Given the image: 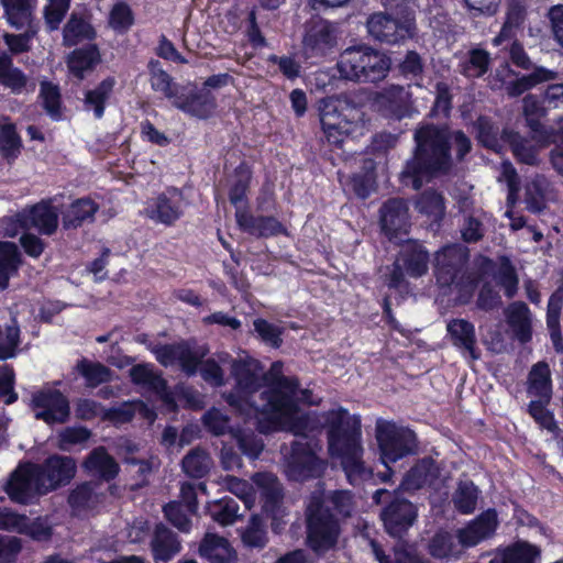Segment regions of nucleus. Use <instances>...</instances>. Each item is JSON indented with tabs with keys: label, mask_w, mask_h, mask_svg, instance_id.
Segmentation results:
<instances>
[{
	"label": "nucleus",
	"mask_w": 563,
	"mask_h": 563,
	"mask_svg": "<svg viewBox=\"0 0 563 563\" xmlns=\"http://www.w3.org/2000/svg\"><path fill=\"white\" fill-rule=\"evenodd\" d=\"M415 148L399 174L402 186L419 190L452 166L450 128L433 123L420 124L413 133Z\"/></svg>",
	"instance_id": "1"
},
{
	"label": "nucleus",
	"mask_w": 563,
	"mask_h": 563,
	"mask_svg": "<svg viewBox=\"0 0 563 563\" xmlns=\"http://www.w3.org/2000/svg\"><path fill=\"white\" fill-rule=\"evenodd\" d=\"M323 424L327 428L329 451L341 459L347 482L357 486L369 479L373 473L363 461L360 419L340 407L323 415Z\"/></svg>",
	"instance_id": "2"
},
{
	"label": "nucleus",
	"mask_w": 563,
	"mask_h": 563,
	"mask_svg": "<svg viewBox=\"0 0 563 563\" xmlns=\"http://www.w3.org/2000/svg\"><path fill=\"white\" fill-rule=\"evenodd\" d=\"M231 375L235 379L232 391L223 395L228 405L246 421L260 424V412L251 411V405L261 404L260 389L264 386V367L252 357L235 358L231 362Z\"/></svg>",
	"instance_id": "3"
},
{
	"label": "nucleus",
	"mask_w": 563,
	"mask_h": 563,
	"mask_svg": "<svg viewBox=\"0 0 563 563\" xmlns=\"http://www.w3.org/2000/svg\"><path fill=\"white\" fill-rule=\"evenodd\" d=\"M390 66L389 56L365 44L346 47L336 63L342 79L358 84H375L385 79Z\"/></svg>",
	"instance_id": "4"
},
{
	"label": "nucleus",
	"mask_w": 563,
	"mask_h": 563,
	"mask_svg": "<svg viewBox=\"0 0 563 563\" xmlns=\"http://www.w3.org/2000/svg\"><path fill=\"white\" fill-rule=\"evenodd\" d=\"M307 544L317 554L333 550L341 533V522L322 503L320 494H311L306 510Z\"/></svg>",
	"instance_id": "5"
},
{
	"label": "nucleus",
	"mask_w": 563,
	"mask_h": 563,
	"mask_svg": "<svg viewBox=\"0 0 563 563\" xmlns=\"http://www.w3.org/2000/svg\"><path fill=\"white\" fill-rule=\"evenodd\" d=\"M299 388V382L292 377H279L271 388L261 390L258 399L261 404L251 405V411L260 412L261 432H267L268 429L262 427V420H267L272 424H276L282 417H287L296 411L295 395Z\"/></svg>",
	"instance_id": "6"
},
{
	"label": "nucleus",
	"mask_w": 563,
	"mask_h": 563,
	"mask_svg": "<svg viewBox=\"0 0 563 563\" xmlns=\"http://www.w3.org/2000/svg\"><path fill=\"white\" fill-rule=\"evenodd\" d=\"M373 500L383 506L380 519L385 531L393 538L402 539L417 520L416 505L398 490L377 489L373 494Z\"/></svg>",
	"instance_id": "7"
},
{
	"label": "nucleus",
	"mask_w": 563,
	"mask_h": 563,
	"mask_svg": "<svg viewBox=\"0 0 563 563\" xmlns=\"http://www.w3.org/2000/svg\"><path fill=\"white\" fill-rule=\"evenodd\" d=\"M376 440L380 451V460L387 466L418 451L416 433L404 426L390 421H378Z\"/></svg>",
	"instance_id": "8"
},
{
	"label": "nucleus",
	"mask_w": 563,
	"mask_h": 563,
	"mask_svg": "<svg viewBox=\"0 0 563 563\" xmlns=\"http://www.w3.org/2000/svg\"><path fill=\"white\" fill-rule=\"evenodd\" d=\"M468 249L462 244L445 245L434 254V276L440 287L459 286L466 273Z\"/></svg>",
	"instance_id": "9"
},
{
	"label": "nucleus",
	"mask_w": 563,
	"mask_h": 563,
	"mask_svg": "<svg viewBox=\"0 0 563 563\" xmlns=\"http://www.w3.org/2000/svg\"><path fill=\"white\" fill-rule=\"evenodd\" d=\"M327 468V463L319 459L309 442L295 441L291 453L286 461L285 473L290 481L305 482L319 478Z\"/></svg>",
	"instance_id": "10"
},
{
	"label": "nucleus",
	"mask_w": 563,
	"mask_h": 563,
	"mask_svg": "<svg viewBox=\"0 0 563 563\" xmlns=\"http://www.w3.org/2000/svg\"><path fill=\"white\" fill-rule=\"evenodd\" d=\"M368 35L376 42L395 45L412 36L411 19H398L384 12H375L367 18Z\"/></svg>",
	"instance_id": "11"
},
{
	"label": "nucleus",
	"mask_w": 563,
	"mask_h": 563,
	"mask_svg": "<svg viewBox=\"0 0 563 563\" xmlns=\"http://www.w3.org/2000/svg\"><path fill=\"white\" fill-rule=\"evenodd\" d=\"M37 464L19 466L11 475L4 487L10 499L19 504H30L40 495L47 494L42 487L43 481Z\"/></svg>",
	"instance_id": "12"
},
{
	"label": "nucleus",
	"mask_w": 563,
	"mask_h": 563,
	"mask_svg": "<svg viewBox=\"0 0 563 563\" xmlns=\"http://www.w3.org/2000/svg\"><path fill=\"white\" fill-rule=\"evenodd\" d=\"M156 360L165 367L178 364L188 377L196 375L200 361L207 355L203 346H191L189 342L162 344L153 349Z\"/></svg>",
	"instance_id": "13"
},
{
	"label": "nucleus",
	"mask_w": 563,
	"mask_h": 563,
	"mask_svg": "<svg viewBox=\"0 0 563 563\" xmlns=\"http://www.w3.org/2000/svg\"><path fill=\"white\" fill-rule=\"evenodd\" d=\"M31 406L35 419L49 426L65 423L70 416L69 401L58 389L48 388L34 393Z\"/></svg>",
	"instance_id": "14"
},
{
	"label": "nucleus",
	"mask_w": 563,
	"mask_h": 563,
	"mask_svg": "<svg viewBox=\"0 0 563 563\" xmlns=\"http://www.w3.org/2000/svg\"><path fill=\"white\" fill-rule=\"evenodd\" d=\"M303 52L307 58H324L338 45V32L333 23L320 20L314 22L303 37Z\"/></svg>",
	"instance_id": "15"
},
{
	"label": "nucleus",
	"mask_w": 563,
	"mask_h": 563,
	"mask_svg": "<svg viewBox=\"0 0 563 563\" xmlns=\"http://www.w3.org/2000/svg\"><path fill=\"white\" fill-rule=\"evenodd\" d=\"M173 106L191 117L207 119L213 113L217 101L210 90L196 86H183Z\"/></svg>",
	"instance_id": "16"
},
{
	"label": "nucleus",
	"mask_w": 563,
	"mask_h": 563,
	"mask_svg": "<svg viewBox=\"0 0 563 563\" xmlns=\"http://www.w3.org/2000/svg\"><path fill=\"white\" fill-rule=\"evenodd\" d=\"M380 224L385 234L390 241L402 243L401 235L408 233L410 227L408 206L401 198L388 199L382 206L380 210Z\"/></svg>",
	"instance_id": "17"
},
{
	"label": "nucleus",
	"mask_w": 563,
	"mask_h": 563,
	"mask_svg": "<svg viewBox=\"0 0 563 563\" xmlns=\"http://www.w3.org/2000/svg\"><path fill=\"white\" fill-rule=\"evenodd\" d=\"M43 481L42 487L52 492L68 484L76 473V463L70 456L52 455L43 464H37Z\"/></svg>",
	"instance_id": "18"
},
{
	"label": "nucleus",
	"mask_w": 563,
	"mask_h": 563,
	"mask_svg": "<svg viewBox=\"0 0 563 563\" xmlns=\"http://www.w3.org/2000/svg\"><path fill=\"white\" fill-rule=\"evenodd\" d=\"M150 549L154 563H169L181 552L183 545L179 536L159 522L152 532Z\"/></svg>",
	"instance_id": "19"
},
{
	"label": "nucleus",
	"mask_w": 563,
	"mask_h": 563,
	"mask_svg": "<svg viewBox=\"0 0 563 563\" xmlns=\"http://www.w3.org/2000/svg\"><path fill=\"white\" fill-rule=\"evenodd\" d=\"M184 196L177 188H169L161 194L148 208V217L156 222L172 225L184 213Z\"/></svg>",
	"instance_id": "20"
},
{
	"label": "nucleus",
	"mask_w": 563,
	"mask_h": 563,
	"mask_svg": "<svg viewBox=\"0 0 563 563\" xmlns=\"http://www.w3.org/2000/svg\"><path fill=\"white\" fill-rule=\"evenodd\" d=\"M239 228L255 238H271L282 234L284 225L273 216H254L244 209L235 211Z\"/></svg>",
	"instance_id": "21"
},
{
	"label": "nucleus",
	"mask_w": 563,
	"mask_h": 563,
	"mask_svg": "<svg viewBox=\"0 0 563 563\" xmlns=\"http://www.w3.org/2000/svg\"><path fill=\"white\" fill-rule=\"evenodd\" d=\"M451 342L464 357L476 361L481 357L475 327L465 319H452L446 325Z\"/></svg>",
	"instance_id": "22"
},
{
	"label": "nucleus",
	"mask_w": 563,
	"mask_h": 563,
	"mask_svg": "<svg viewBox=\"0 0 563 563\" xmlns=\"http://www.w3.org/2000/svg\"><path fill=\"white\" fill-rule=\"evenodd\" d=\"M497 525L498 520L496 510L488 509L482 512L466 527L457 531L459 542L465 548L474 547L493 536Z\"/></svg>",
	"instance_id": "23"
},
{
	"label": "nucleus",
	"mask_w": 563,
	"mask_h": 563,
	"mask_svg": "<svg viewBox=\"0 0 563 563\" xmlns=\"http://www.w3.org/2000/svg\"><path fill=\"white\" fill-rule=\"evenodd\" d=\"M82 467L88 475L106 483L115 479L120 472L119 463L104 446L92 449L86 456Z\"/></svg>",
	"instance_id": "24"
},
{
	"label": "nucleus",
	"mask_w": 563,
	"mask_h": 563,
	"mask_svg": "<svg viewBox=\"0 0 563 563\" xmlns=\"http://www.w3.org/2000/svg\"><path fill=\"white\" fill-rule=\"evenodd\" d=\"M98 211L99 205L91 198H78L60 210L63 229L76 230L86 223H92Z\"/></svg>",
	"instance_id": "25"
},
{
	"label": "nucleus",
	"mask_w": 563,
	"mask_h": 563,
	"mask_svg": "<svg viewBox=\"0 0 563 563\" xmlns=\"http://www.w3.org/2000/svg\"><path fill=\"white\" fill-rule=\"evenodd\" d=\"M397 260L406 269V274L412 278H419L427 274L429 267V252L416 242L407 241L401 245Z\"/></svg>",
	"instance_id": "26"
},
{
	"label": "nucleus",
	"mask_w": 563,
	"mask_h": 563,
	"mask_svg": "<svg viewBox=\"0 0 563 563\" xmlns=\"http://www.w3.org/2000/svg\"><path fill=\"white\" fill-rule=\"evenodd\" d=\"M439 476V468L431 457H424L417 462L405 475L400 488L406 492H415L427 485H432Z\"/></svg>",
	"instance_id": "27"
},
{
	"label": "nucleus",
	"mask_w": 563,
	"mask_h": 563,
	"mask_svg": "<svg viewBox=\"0 0 563 563\" xmlns=\"http://www.w3.org/2000/svg\"><path fill=\"white\" fill-rule=\"evenodd\" d=\"M4 16L15 30L37 25L35 23L36 0H0Z\"/></svg>",
	"instance_id": "28"
},
{
	"label": "nucleus",
	"mask_w": 563,
	"mask_h": 563,
	"mask_svg": "<svg viewBox=\"0 0 563 563\" xmlns=\"http://www.w3.org/2000/svg\"><path fill=\"white\" fill-rule=\"evenodd\" d=\"M505 314L514 336L520 343L529 342L532 338V327L531 312L528 306L522 301L512 302L506 309Z\"/></svg>",
	"instance_id": "29"
},
{
	"label": "nucleus",
	"mask_w": 563,
	"mask_h": 563,
	"mask_svg": "<svg viewBox=\"0 0 563 563\" xmlns=\"http://www.w3.org/2000/svg\"><path fill=\"white\" fill-rule=\"evenodd\" d=\"M199 554L210 563H233L235 561V552L228 540L212 533H207L200 542Z\"/></svg>",
	"instance_id": "30"
},
{
	"label": "nucleus",
	"mask_w": 563,
	"mask_h": 563,
	"mask_svg": "<svg viewBox=\"0 0 563 563\" xmlns=\"http://www.w3.org/2000/svg\"><path fill=\"white\" fill-rule=\"evenodd\" d=\"M264 501L266 511H274L283 498V486L277 476L269 472L256 473L252 477Z\"/></svg>",
	"instance_id": "31"
},
{
	"label": "nucleus",
	"mask_w": 563,
	"mask_h": 563,
	"mask_svg": "<svg viewBox=\"0 0 563 563\" xmlns=\"http://www.w3.org/2000/svg\"><path fill=\"white\" fill-rule=\"evenodd\" d=\"M319 117L321 126L334 128L349 124L344 110L349 109V99L345 96H330L319 101Z\"/></svg>",
	"instance_id": "32"
},
{
	"label": "nucleus",
	"mask_w": 563,
	"mask_h": 563,
	"mask_svg": "<svg viewBox=\"0 0 563 563\" xmlns=\"http://www.w3.org/2000/svg\"><path fill=\"white\" fill-rule=\"evenodd\" d=\"M528 395L550 401L552 397L551 371L547 362L534 364L528 375Z\"/></svg>",
	"instance_id": "33"
},
{
	"label": "nucleus",
	"mask_w": 563,
	"mask_h": 563,
	"mask_svg": "<svg viewBox=\"0 0 563 563\" xmlns=\"http://www.w3.org/2000/svg\"><path fill=\"white\" fill-rule=\"evenodd\" d=\"M60 211L52 205V201H41L30 211L31 224L42 234L53 235L58 228V214Z\"/></svg>",
	"instance_id": "34"
},
{
	"label": "nucleus",
	"mask_w": 563,
	"mask_h": 563,
	"mask_svg": "<svg viewBox=\"0 0 563 563\" xmlns=\"http://www.w3.org/2000/svg\"><path fill=\"white\" fill-rule=\"evenodd\" d=\"M150 71L151 88L155 92L162 93L165 98L175 101L183 86L178 85L174 78L162 68L161 62L151 59L147 64Z\"/></svg>",
	"instance_id": "35"
},
{
	"label": "nucleus",
	"mask_w": 563,
	"mask_h": 563,
	"mask_svg": "<svg viewBox=\"0 0 563 563\" xmlns=\"http://www.w3.org/2000/svg\"><path fill=\"white\" fill-rule=\"evenodd\" d=\"M319 488L312 494H320L322 496V503L325 507L330 508V511L341 521L342 519L352 516L354 510V496L350 490H332L327 496L322 488V484L318 483Z\"/></svg>",
	"instance_id": "36"
},
{
	"label": "nucleus",
	"mask_w": 563,
	"mask_h": 563,
	"mask_svg": "<svg viewBox=\"0 0 563 563\" xmlns=\"http://www.w3.org/2000/svg\"><path fill=\"white\" fill-rule=\"evenodd\" d=\"M131 380L135 385H140L150 391L157 395H165L167 393V383L162 375L154 371L151 364H137L129 371Z\"/></svg>",
	"instance_id": "37"
},
{
	"label": "nucleus",
	"mask_w": 563,
	"mask_h": 563,
	"mask_svg": "<svg viewBox=\"0 0 563 563\" xmlns=\"http://www.w3.org/2000/svg\"><path fill=\"white\" fill-rule=\"evenodd\" d=\"M556 77V71L547 69L542 66H537L531 74L523 75L516 80L508 82L506 86V91L509 97L516 98L532 89L537 85L554 80Z\"/></svg>",
	"instance_id": "38"
},
{
	"label": "nucleus",
	"mask_w": 563,
	"mask_h": 563,
	"mask_svg": "<svg viewBox=\"0 0 563 563\" xmlns=\"http://www.w3.org/2000/svg\"><path fill=\"white\" fill-rule=\"evenodd\" d=\"M114 86L115 79L107 77L96 88L87 90L84 99V109L92 111L96 119H101L104 114L106 102L109 100Z\"/></svg>",
	"instance_id": "39"
},
{
	"label": "nucleus",
	"mask_w": 563,
	"mask_h": 563,
	"mask_svg": "<svg viewBox=\"0 0 563 563\" xmlns=\"http://www.w3.org/2000/svg\"><path fill=\"white\" fill-rule=\"evenodd\" d=\"M100 62V53L95 44L75 49L68 58V68L78 79H84L85 73L91 70Z\"/></svg>",
	"instance_id": "40"
},
{
	"label": "nucleus",
	"mask_w": 563,
	"mask_h": 563,
	"mask_svg": "<svg viewBox=\"0 0 563 563\" xmlns=\"http://www.w3.org/2000/svg\"><path fill=\"white\" fill-rule=\"evenodd\" d=\"M21 253L13 242L0 241V290L9 286L10 278L18 273Z\"/></svg>",
	"instance_id": "41"
},
{
	"label": "nucleus",
	"mask_w": 563,
	"mask_h": 563,
	"mask_svg": "<svg viewBox=\"0 0 563 563\" xmlns=\"http://www.w3.org/2000/svg\"><path fill=\"white\" fill-rule=\"evenodd\" d=\"M76 372L85 378L88 388H96L112 380L113 371L100 362L81 358L75 366Z\"/></svg>",
	"instance_id": "42"
},
{
	"label": "nucleus",
	"mask_w": 563,
	"mask_h": 563,
	"mask_svg": "<svg viewBox=\"0 0 563 563\" xmlns=\"http://www.w3.org/2000/svg\"><path fill=\"white\" fill-rule=\"evenodd\" d=\"M503 137L510 145L512 154L518 162L530 166H536L540 163L537 147L531 145L528 140L521 137L519 133L509 129H503Z\"/></svg>",
	"instance_id": "43"
},
{
	"label": "nucleus",
	"mask_w": 563,
	"mask_h": 563,
	"mask_svg": "<svg viewBox=\"0 0 563 563\" xmlns=\"http://www.w3.org/2000/svg\"><path fill=\"white\" fill-rule=\"evenodd\" d=\"M426 62L416 51H407L404 57L396 65V71L399 76L409 80L417 87L422 86Z\"/></svg>",
	"instance_id": "44"
},
{
	"label": "nucleus",
	"mask_w": 563,
	"mask_h": 563,
	"mask_svg": "<svg viewBox=\"0 0 563 563\" xmlns=\"http://www.w3.org/2000/svg\"><path fill=\"white\" fill-rule=\"evenodd\" d=\"M212 467V459L199 446L191 449L181 461L184 473L191 478L205 477Z\"/></svg>",
	"instance_id": "45"
},
{
	"label": "nucleus",
	"mask_w": 563,
	"mask_h": 563,
	"mask_svg": "<svg viewBox=\"0 0 563 563\" xmlns=\"http://www.w3.org/2000/svg\"><path fill=\"white\" fill-rule=\"evenodd\" d=\"M96 36L93 27L80 15L71 13L63 30L65 46H75L84 40H92Z\"/></svg>",
	"instance_id": "46"
},
{
	"label": "nucleus",
	"mask_w": 563,
	"mask_h": 563,
	"mask_svg": "<svg viewBox=\"0 0 563 563\" xmlns=\"http://www.w3.org/2000/svg\"><path fill=\"white\" fill-rule=\"evenodd\" d=\"M477 133V140L486 148L499 152L506 141L503 137V131L499 130L488 117L481 115L474 123Z\"/></svg>",
	"instance_id": "47"
},
{
	"label": "nucleus",
	"mask_w": 563,
	"mask_h": 563,
	"mask_svg": "<svg viewBox=\"0 0 563 563\" xmlns=\"http://www.w3.org/2000/svg\"><path fill=\"white\" fill-rule=\"evenodd\" d=\"M490 64V55L482 48H473L467 58L460 63V73L467 78H479L485 75Z\"/></svg>",
	"instance_id": "48"
},
{
	"label": "nucleus",
	"mask_w": 563,
	"mask_h": 563,
	"mask_svg": "<svg viewBox=\"0 0 563 563\" xmlns=\"http://www.w3.org/2000/svg\"><path fill=\"white\" fill-rule=\"evenodd\" d=\"M478 493L472 481H461L452 496L455 509L461 514H472L476 509Z\"/></svg>",
	"instance_id": "49"
},
{
	"label": "nucleus",
	"mask_w": 563,
	"mask_h": 563,
	"mask_svg": "<svg viewBox=\"0 0 563 563\" xmlns=\"http://www.w3.org/2000/svg\"><path fill=\"white\" fill-rule=\"evenodd\" d=\"M416 209L422 214L431 217L434 222L440 221L445 212L444 198L433 189H427L416 200Z\"/></svg>",
	"instance_id": "50"
},
{
	"label": "nucleus",
	"mask_w": 563,
	"mask_h": 563,
	"mask_svg": "<svg viewBox=\"0 0 563 563\" xmlns=\"http://www.w3.org/2000/svg\"><path fill=\"white\" fill-rule=\"evenodd\" d=\"M409 97V91L404 86L399 85L390 86L382 95L383 100L390 109L393 115L397 119H402L408 115Z\"/></svg>",
	"instance_id": "51"
},
{
	"label": "nucleus",
	"mask_w": 563,
	"mask_h": 563,
	"mask_svg": "<svg viewBox=\"0 0 563 563\" xmlns=\"http://www.w3.org/2000/svg\"><path fill=\"white\" fill-rule=\"evenodd\" d=\"M0 84L20 93L27 84V77L18 67H13L9 56H0Z\"/></svg>",
	"instance_id": "52"
},
{
	"label": "nucleus",
	"mask_w": 563,
	"mask_h": 563,
	"mask_svg": "<svg viewBox=\"0 0 563 563\" xmlns=\"http://www.w3.org/2000/svg\"><path fill=\"white\" fill-rule=\"evenodd\" d=\"M211 518L222 526L232 525L238 519L239 505L231 497H223L208 507Z\"/></svg>",
	"instance_id": "53"
},
{
	"label": "nucleus",
	"mask_w": 563,
	"mask_h": 563,
	"mask_svg": "<svg viewBox=\"0 0 563 563\" xmlns=\"http://www.w3.org/2000/svg\"><path fill=\"white\" fill-rule=\"evenodd\" d=\"M20 342V328L15 319L12 320V324L0 327V360L15 357Z\"/></svg>",
	"instance_id": "54"
},
{
	"label": "nucleus",
	"mask_w": 563,
	"mask_h": 563,
	"mask_svg": "<svg viewBox=\"0 0 563 563\" xmlns=\"http://www.w3.org/2000/svg\"><path fill=\"white\" fill-rule=\"evenodd\" d=\"M549 402L543 399L531 400L528 406V412L541 428L552 433H559L561 430L554 415L545 408Z\"/></svg>",
	"instance_id": "55"
},
{
	"label": "nucleus",
	"mask_w": 563,
	"mask_h": 563,
	"mask_svg": "<svg viewBox=\"0 0 563 563\" xmlns=\"http://www.w3.org/2000/svg\"><path fill=\"white\" fill-rule=\"evenodd\" d=\"M22 147L21 137L12 123H5L0 131V153L7 159L16 158Z\"/></svg>",
	"instance_id": "56"
},
{
	"label": "nucleus",
	"mask_w": 563,
	"mask_h": 563,
	"mask_svg": "<svg viewBox=\"0 0 563 563\" xmlns=\"http://www.w3.org/2000/svg\"><path fill=\"white\" fill-rule=\"evenodd\" d=\"M539 555L540 551L537 547L527 542H517L507 548L501 556L505 563H534Z\"/></svg>",
	"instance_id": "57"
},
{
	"label": "nucleus",
	"mask_w": 563,
	"mask_h": 563,
	"mask_svg": "<svg viewBox=\"0 0 563 563\" xmlns=\"http://www.w3.org/2000/svg\"><path fill=\"white\" fill-rule=\"evenodd\" d=\"M253 325L254 331L266 345L278 349L283 344L284 329L278 324L258 318L254 320Z\"/></svg>",
	"instance_id": "58"
},
{
	"label": "nucleus",
	"mask_w": 563,
	"mask_h": 563,
	"mask_svg": "<svg viewBox=\"0 0 563 563\" xmlns=\"http://www.w3.org/2000/svg\"><path fill=\"white\" fill-rule=\"evenodd\" d=\"M96 485L92 482H86L78 485L68 496V504L73 508H91L98 503V496L95 493Z\"/></svg>",
	"instance_id": "59"
},
{
	"label": "nucleus",
	"mask_w": 563,
	"mask_h": 563,
	"mask_svg": "<svg viewBox=\"0 0 563 563\" xmlns=\"http://www.w3.org/2000/svg\"><path fill=\"white\" fill-rule=\"evenodd\" d=\"M429 553L435 559H446L459 554L454 538L448 532L435 533L428 545Z\"/></svg>",
	"instance_id": "60"
},
{
	"label": "nucleus",
	"mask_w": 563,
	"mask_h": 563,
	"mask_svg": "<svg viewBox=\"0 0 563 563\" xmlns=\"http://www.w3.org/2000/svg\"><path fill=\"white\" fill-rule=\"evenodd\" d=\"M462 240L466 243H476L485 235V227L478 212L465 214L460 228Z\"/></svg>",
	"instance_id": "61"
},
{
	"label": "nucleus",
	"mask_w": 563,
	"mask_h": 563,
	"mask_svg": "<svg viewBox=\"0 0 563 563\" xmlns=\"http://www.w3.org/2000/svg\"><path fill=\"white\" fill-rule=\"evenodd\" d=\"M251 181V173L243 166H239L235 169L234 181L229 191L230 202L238 209L240 203L245 200L246 192Z\"/></svg>",
	"instance_id": "62"
},
{
	"label": "nucleus",
	"mask_w": 563,
	"mask_h": 563,
	"mask_svg": "<svg viewBox=\"0 0 563 563\" xmlns=\"http://www.w3.org/2000/svg\"><path fill=\"white\" fill-rule=\"evenodd\" d=\"M163 512L165 518L180 532H189L191 529V520L188 517L187 509L183 503L179 501H170L164 506Z\"/></svg>",
	"instance_id": "63"
},
{
	"label": "nucleus",
	"mask_w": 563,
	"mask_h": 563,
	"mask_svg": "<svg viewBox=\"0 0 563 563\" xmlns=\"http://www.w3.org/2000/svg\"><path fill=\"white\" fill-rule=\"evenodd\" d=\"M393 552V563H430V560L413 543L398 541Z\"/></svg>",
	"instance_id": "64"
}]
</instances>
